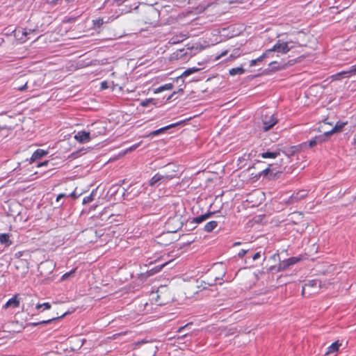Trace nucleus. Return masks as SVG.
I'll return each instance as SVG.
<instances>
[{
    "mask_svg": "<svg viewBox=\"0 0 356 356\" xmlns=\"http://www.w3.org/2000/svg\"><path fill=\"white\" fill-rule=\"evenodd\" d=\"M241 1L236 0V1H223V0H216V2L208 4L207 7L204 6H198L195 8L194 10H188L185 13H182L181 15L183 18H186L187 19L193 22L196 19L200 18V17H197V15L203 14L204 11L207 13H209L211 12H214L216 15H220L222 13L220 9V4H233V3H240Z\"/></svg>",
    "mask_w": 356,
    "mask_h": 356,
    "instance_id": "1",
    "label": "nucleus"
},
{
    "mask_svg": "<svg viewBox=\"0 0 356 356\" xmlns=\"http://www.w3.org/2000/svg\"><path fill=\"white\" fill-rule=\"evenodd\" d=\"M294 42L292 41H280L279 40L271 49L268 50H271V56L273 57L274 52L281 53V54H286L289 52L293 47H294Z\"/></svg>",
    "mask_w": 356,
    "mask_h": 356,
    "instance_id": "2",
    "label": "nucleus"
},
{
    "mask_svg": "<svg viewBox=\"0 0 356 356\" xmlns=\"http://www.w3.org/2000/svg\"><path fill=\"white\" fill-rule=\"evenodd\" d=\"M321 282L318 280H310L302 286V294L306 296L307 293L311 295L318 293V289L321 288Z\"/></svg>",
    "mask_w": 356,
    "mask_h": 356,
    "instance_id": "3",
    "label": "nucleus"
},
{
    "mask_svg": "<svg viewBox=\"0 0 356 356\" xmlns=\"http://www.w3.org/2000/svg\"><path fill=\"white\" fill-rule=\"evenodd\" d=\"M14 36L16 40L20 42H24L26 40L30 39L29 35L34 33V30L29 29V31L25 28L18 27L13 31Z\"/></svg>",
    "mask_w": 356,
    "mask_h": 356,
    "instance_id": "4",
    "label": "nucleus"
},
{
    "mask_svg": "<svg viewBox=\"0 0 356 356\" xmlns=\"http://www.w3.org/2000/svg\"><path fill=\"white\" fill-rule=\"evenodd\" d=\"M90 131L92 134V137L97 138L99 136L105 134L106 127L102 122H96L92 125Z\"/></svg>",
    "mask_w": 356,
    "mask_h": 356,
    "instance_id": "5",
    "label": "nucleus"
},
{
    "mask_svg": "<svg viewBox=\"0 0 356 356\" xmlns=\"http://www.w3.org/2000/svg\"><path fill=\"white\" fill-rule=\"evenodd\" d=\"M92 138V134L90 130L89 131H79L74 135V139L80 143H86L89 142Z\"/></svg>",
    "mask_w": 356,
    "mask_h": 356,
    "instance_id": "6",
    "label": "nucleus"
},
{
    "mask_svg": "<svg viewBox=\"0 0 356 356\" xmlns=\"http://www.w3.org/2000/svg\"><path fill=\"white\" fill-rule=\"evenodd\" d=\"M277 122V118L273 114L266 115L263 118V129L266 131L271 129Z\"/></svg>",
    "mask_w": 356,
    "mask_h": 356,
    "instance_id": "7",
    "label": "nucleus"
},
{
    "mask_svg": "<svg viewBox=\"0 0 356 356\" xmlns=\"http://www.w3.org/2000/svg\"><path fill=\"white\" fill-rule=\"evenodd\" d=\"M356 74V65L350 67L348 71H342L333 74L331 78L332 80H340L345 77H350L351 75Z\"/></svg>",
    "mask_w": 356,
    "mask_h": 356,
    "instance_id": "8",
    "label": "nucleus"
},
{
    "mask_svg": "<svg viewBox=\"0 0 356 356\" xmlns=\"http://www.w3.org/2000/svg\"><path fill=\"white\" fill-rule=\"evenodd\" d=\"M233 26H229L227 28H223L221 31H219L220 37L221 38H232L237 35V33H235L233 30Z\"/></svg>",
    "mask_w": 356,
    "mask_h": 356,
    "instance_id": "9",
    "label": "nucleus"
},
{
    "mask_svg": "<svg viewBox=\"0 0 356 356\" xmlns=\"http://www.w3.org/2000/svg\"><path fill=\"white\" fill-rule=\"evenodd\" d=\"M346 124L347 122H337L335 126L331 130L325 131V136H329L333 134L341 131Z\"/></svg>",
    "mask_w": 356,
    "mask_h": 356,
    "instance_id": "10",
    "label": "nucleus"
},
{
    "mask_svg": "<svg viewBox=\"0 0 356 356\" xmlns=\"http://www.w3.org/2000/svg\"><path fill=\"white\" fill-rule=\"evenodd\" d=\"M204 64V62H199L198 65L200 66V67H193L188 68L182 73L181 76L186 77L193 73L199 72L200 70L204 68V67L203 66Z\"/></svg>",
    "mask_w": 356,
    "mask_h": 356,
    "instance_id": "11",
    "label": "nucleus"
},
{
    "mask_svg": "<svg viewBox=\"0 0 356 356\" xmlns=\"http://www.w3.org/2000/svg\"><path fill=\"white\" fill-rule=\"evenodd\" d=\"M341 343H339L338 341L332 343L328 348L327 350L325 353V355L332 356V355H335L338 351L339 347L341 346Z\"/></svg>",
    "mask_w": 356,
    "mask_h": 356,
    "instance_id": "12",
    "label": "nucleus"
},
{
    "mask_svg": "<svg viewBox=\"0 0 356 356\" xmlns=\"http://www.w3.org/2000/svg\"><path fill=\"white\" fill-rule=\"evenodd\" d=\"M307 195V191H300L298 192L295 195H292L290 197V200L287 202V203H293L296 201H298L302 198H304Z\"/></svg>",
    "mask_w": 356,
    "mask_h": 356,
    "instance_id": "13",
    "label": "nucleus"
},
{
    "mask_svg": "<svg viewBox=\"0 0 356 356\" xmlns=\"http://www.w3.org/2000/svg\"><path fill=\"white\" fill-rule=\"evenodd\" d=\"M271 56V50H266L261 56L256 59H253L250 61V65L253 67L257 65L258 62L263 60L266 58H270Z\"/></svg>",
    "mask_w": 356,
    "mask_h": 356,
    "instance_id": "14",
    "label": "nucleus"
},
{
    "mask_svg": "<svg viewBox=\"0 0 356 356\" xmlns=\"http://www.w3.org/2000/svg\"><path fill=\"white\" fill-rule=\"evenodd\" d=\"M327 136H325V134L323 135L315 136L314 138L309 141V146L312 147L318 143L324 142L326 140Z\"/></svg>",
    "mask_w": 356,
    "mask_h": 356,
    "instance_id": "15",
    "label": "nucleus"
},
{
    "mask_svg": "<svg viewBox=\"0 0 356 356\" xmlns=\"http://www.w3.org/2000/svg\"><path fill=\"white\" fill-rule=\"evenodd\" d=\"M19 300L17 299V296H15L7 301L3 307L6 309L8 307L16 308L19 307Z\"/></svg>",
    "mask_w": 356,
    "mask_h": 356,
    "instance_id": "16",
    "label": "nucleus"
},
{
    "mask_svg": "<svg viewBox=\"0 0 356 356\" xmlns=\"http://www.w3.org/2000/svg\"><path fill=\"white\" fill-rule=\"evenodd\" d=\"M280 154L279 150L275 152L267 151L259 154V156L263 159H275Z\"/></svg>",
    "mask_w": 356,
    "mask_h": 356,
    "instance_id": "17",
    "label": "nucleus"
},
{
    "mask_svg": "<svg viewBox=\"0 0 356 356\" xmlns=\"http://www.w3.org/2000/svg\"><path fill=\"white\" fill-rule=\"evenodd\" d=\"M47 154V152L38 149L34 153L32 154L31 160L32 161H35L36 160H38L45 156Z\"/></svg>",
    "mask_w": 356,
    "mask_h": 356,
    "instance_id": "18",
    "label": "nucleus"
},
{
    "mask_svg": "<svg viewBox=\"0 0 356 356\" xmlns=\"http://www.w3.org/2000/svg\"><path fill=\"white\" fill-rule=\"evenodd\" d=\"M161 180V174L157 173L149 180V185L154 186L160 184Z\"/></svg>",
    "mask_w": 356,
    "mask_h": 356,
    "instance_id": "19",
    "label": "nucleus"
},
{
    "mask_svg": "<svg viewBox=\"0 0 356 356\" xmlns=\"http://www.w3.org/2000/svg\"><path fill=\"white\" fill-rule=\"evenodd\" d=\"M244 72H245V70L242 67L232 68L229 71V74L230 76H236L238 74H243Z\"/></svg>",
    "mask_w": 356,
    "mask_h": 356,
    "instance_id": "20",
    "label": "nucleus"
},
{
    "mask_svg": "<svg viewBox=\"0 0 356 356\" xmlns=\"http://www.w3.org/2000/svg\"><path fill=\"white\" fill-rule=\"evenodd\" d=\"M180 123H181V122H177V123L172 124H170V125H168V126H166V127H162V128H161V129H158V130H156V131H152V132L150 134V135H152V136L158 135V134H159L160 133H161V132L164 131L165 130H167V129H170V128H171V127H175L176 125L179 124Z\"/></svg>",
    "mask_w": 356,
    "mask_h": 356,
    "instance_id": "21",
    "label": "nucleus"
},
{
    "mask_svg": "<svg viewBox=\"0 0 356 356\" xmlns=\"http://www.w3.org/2000/svg\"><path fill=\"white\" fill-rule=\"evenodd\" d=\"M217 222L212 220L207 222L204 226V230L207 232H212L217 227Z\"/></svg>",
    "mask_w": 356,
    "mask_h": 356,
    "instance_id": "22",
    "label": "nucleus"
},
{
    "mask_svg": "<svg viewBox=\"0 0 356 356\" xmlns=\"http://www.w3.org/2000/svg\"><path fill=\"white\" fill-rule=\"evenodd\" d=\"M9 238L10 237L8 234H0V242L2 244H5L6 246L11 245V241Z\"/></svg>",
    "mask_w": 356,
    "mask_h": 356,
    "instance_id": "23",
    "label": "nucleus"
},
{
    "mask_svg": "<svg viewBox=\"0 0 356 356\" xmlns=\"http://www.w3.org/2000/svg\"><path fill=\"white\" fill-rule=\"evenodd\" d=\"M211 215H212V213H207L199 216L195 218L193 221L196 223H200V222L206 220L209 218H210Z\"/></svg>",
    "mask_w": 356,
    "mask_h": 356,
    "instance_id": "24",
    "label": "nucleus"
},
{
    "mask_svg": "<svg viewBox=\"0 0 356 356\" xmlns=\"http://www.w3.org/2000/svg\"><path fill=\"white\" fill-rule=\"evenodd\" d=\"M273 69L282 70L285 68L286 65L284 63H278L277 61H273L269 64Z\"/></svg>",
    "mask_w": 356,
    "mask_h": 356,
    "instance_id": "25",
    "label": "nucleus"
},
{
    "mask_svg": "<svg viewBox=\"0 0 356 356\" xmlns=\"http://www.w3.org/2000/svg\"><path fill=\"white\" fill-rule=\"evenodd\" d=\"M162 180L160 181V184H165L167 183L170 179H173L175 177V175L174 174H165L161 175Z\"/></svg>",
    "mask_w": 356,
    "mask_h": 356,
    "instance_id": "26",
    "label": "nucleus"
},
{
    "mask_svg": "<svg viewBox=\"0 0 356 356\" xmlns=\"http://www.w3.org/2000/svg\"><path fill=\"white\" fill-rule=\"evenodd\" d=\"M173 88V85L172 83H166L163 86H160L159 88H157L156 92H162L164 90H170Z\"/></svg>",
    "mask_w": 356,
    "mask_h": 356,
    "instance_id": "27",
    "label": "nucleus"
},
{
    "mask_svg": "<svg viewBox=\"0 0 356 356\" xmlns=\"http://www.w3.org/2000/svg\"><path fill=\"white\" fill-rule=\"evenodd\" d=\"M95 194V191H92L90 195L85 197L83 200V204H88L92 202L95 199L94 195Z\"/></svg>",
    "mask_w": 356,
    "mask_h": 356,
    "instance_id": "28",
    "label": "nucleus"
},
{
    "mask_svg": "<svg viewBox=\"0 0 356 356\" xmlns=\"http://www.w3.org/2000/svg\"><path fill=\"white\" fill-rule=\"evenodd\" d=\"M35 307L38 310L40 309H42L43 310H49L51 309V305L49 302H44L42 304H38Z\"/></svg>",
    "mask_w": 356,
    "mask_h": 356,
    "instance_id": "29",
    "label": "nucleus"
},
{
    "mask_svg": "<svg viewBox=\"0 0 356 356\" xmlns=\"http://www.w3.org/2000/svg\"><path fill=\"white\" fill-rule=\"evenodd\" d=\"M289 263L288 262V259L286 260H284V261H282V262L280 263L279 264V266H278V268L279 270H285L286 268H288L289 266Z\"/></svg>",
    "mask_w": 356,
    "mask_h": 356,
    "instance_id": "30",
    "label": "nucleus"
},
{
    "mask_svg": "<svg viewBox=\"0 0 356 356\" xmlns=\"http://www.w3.org/2000/svg\"><path fill=\"white\" fill-rule=\"evenodd\" d=\"M222 39H220V40L216 39V40H215L213 42H212L211 43L208 42L207 44H205V45H204V46H202L200 49H205V48H207V47H209V46H211V45H214V44H217V43H218V42H221V41H222Z\"/></svg>",
    "mask_w": 356,
    "mask_h": 356,
    "instance_id": "31",
    "label": "nucleus"
},
{
    "mask_svg": "<svg viewBox=\"0 0 356 356\" xmlns=\"http://www.w3.org/2000/svg\"><path fill=\"white\" fill-rule=\"evenodd\" d=\"M153 101L152 99H147L140 102V105L143 107L147 106L152 102Z\"/></svg>",
    "mask_w": 356,
    "mask_h": 356,
    "instance_id": "32",
    "label": "nucleus"
},
{
    "mask_svg": "<svg viewBox=\"0 0 356 356\" xmlns=\"http://www.w3.org/2000/svg\"><path fill=\"white\" fill-rule=\"evenodd\" d=\"M74 270H72L70 272L65 273L62 276L61 280H67L74 273Z\"/></svg>",
    "mask_w": 356,
    "mask_h": 356,
    "instance_id": "33",
    "label": "nucleus"
},
{
    "mask_svg": "<svg viewBox=\"0 0 356 356\" xmlns=\"http://www.w3.org/2000/svg\"><path fill=\"white\" fill-rule=\"evenodd\" d=\"M298 261L299 259L297 257H291L288 259V262L289 263L290 266L296 264Z\"/></svg>",
    "mask_w": 356,
    "mask_h": 356,
    "instance_id": "34",
    "label": "nucleus"
},
{
    "mask_svg": "<svg viewBox=\"0 0 356 356\" xmlns=\"http://www.w3.org/2000/svg\"><path fill=\"white\" fill-rule=\"evenodd\" d=\"M27 83H28V81H26L24 85L20 86H16L15 88L20 91L24 90L27 88Z\"/></svg>",
    "mask_w": 356,
    "mask_h": 356,
    "instance_id": "35",
    "label": "nucleus"
},
{
    "mask_svg": "<svg viewBox=\"0 0 356 356\" xmlns=\"http://www.w3.org/2000/svg\"><path fill=\"white\" fill-rule=\"evenodd\" d=\"M272 166V165H270L268 168H266L265 170H264L261 175H263L264 176H266L268 175V174L272 170L270 167Z\"/></svg>",
    "mask_w": 356,
    "mask_h": 356,
    "instance_id": "36",
    "label": "nucleus"
},
{
    "mask_svg": "<svg viewBox=\"0 0 356 356\" xmlns=\"http://www.w3.org/2000/svg\"><path fill=\"white\" fill-rule=\"evenodd\" d=\"M248 250H241L239 251L238 255L239 257L242 258L243 257H244L245 255V254L248 252Z\"/></svg>",
    "mask_w": 356,
    "mask_h": 356,
    "instance_id": "37",
    "label": "nucleus"
},
{
    "mask_svg": "<svg viewBox=\"0 0 356 356\" xmlns=\"http://www.w3.org/2000/svg\"><path fill=\"white\" fill-rule=\"evenodd\" d=\"M227 52H228L227 50L222 51L220 55H218V56L216 57V60H218L222 56H225V55H227Z\"/></svg>",
    "mask_w": 356,
    "mask_h": 356,
    "instance_id": "38",
    "label": "nucleus"
},
{
    "mask_svg": "<svg viewBox=\"0 0 356 356\" xmlns=\"http://www.w3.org/2000/svg\"><path fill=\"white\" fill-rule=\"evenodd\" d=\"M108 88V83L106 81L102 82V83H101V88L102 89H106Z\"/></svg>",
    "mask_w": 356,
    "mask_h": 356,
    "instance_id": "39",
    "label": "nucleus"
},
{
    "mask_svg": "<svg viewBox=\"0 0 356 356\" xmlns=\"http://www.w3.org/2000/svg\"><path fill=\"white\" fill-rule=\"evenodd\" d=\"M54 319V318H53V319H49V320H47V321H42V322L35 323L34 325H39V324H46V323H50L51 321H53Z\"/></svg>",
    "mask_w": 356,
    "mask_h": 356,
    "instance_id": "40",
    "label": "nucleus"
},
{
    "mask_svg": "<svg viewBox=\"0 0 356 356\" xmlns=\"http://www.w3.org/2000/svg\"><path fill=\"white\" fill-rule=\"evenodd\" d=\"M66 196H67V195H66L65 194H64V193H60V194H59V195L57 196V197H56V202H59V200H60V198L65 197H66Z\"/></svg>",
    "mask_w": 356,
    "mask_h": 356,
    "instance_id": "41",
    "label": "nucleus"
},
{
    "mask_svg": "<svg viewBox=\"0 0 356 356\" xmlns=\"http://www.w3.org/2000/svg\"><path fill=\"white\" fill-rule=\"evenodd\" d=\"M260 256H261L260 252H257L254 254L252 259H253V260H257L260 257Z\"/></svg>",
    "mask_w": 356,
    "mask_h": 356,
    "instance_id": "42",
    "label": "nucleus"
},
{
    "mask_svg": "<svg viewBox=\"0 0 356 356\" xmlns=\"http://www.w3.org/2000/svg\"><path fill=\"white\" fill-rule=\"evenodd\" d=\"M138 145H139V144L134 145L133 146H131V147H129V151L134 150L135 149H136V148L138 147Z\"/></svg>",
    "mask_w": 356,
    "mask_h": 356,
    "instance_id": "43",
    "label": "nucleus"
},
{
    "mask_svg": "<svg viewBox=\"0 0 356 356\" xmlns=\"http://www.w3.org/2000/svg\"><path fill=\"white\" fill-rule=\"evenodd\" d=\"M106 213H107V211H106V210H105L104 212H102V213H101V218H102V220H104V219H105V218H104V215Z\"/></svg>",
    "mask_w": 356,
    "mask_h": 356,
    "instance_id": "44",
    "label": "nucleus"
},
{
    "mask_svg": "<svg viewBox=\"0 0 356 356\" xmlns=\"http://www.w3.org/2000/svg\"><path fill=\"white\" fill-rule=\"evenodd\" d=\"M47 163H48V161H44L43 163H41L38 164V166L40 167V166H42V165H45L47 164Z\"/></svg>",
    "mask_w": 356,
    "mask_h": 356,
    "instance_id": "45",
    "label": "nucleus"
},
{
    "mask_svg": "<svg viewBox=\"0 0 356 356\" xmlns=\"http://www.w3.org/2000/svg\"><path fill=\"white\" fill-rule=\"evenodd\" d=\"M70 195L73 198H76L77 197L75 192H72Z\"/></svg>",
    "mask_w": 356,
    "mask_h": 356,
    "instance_id": "46",
    "label": "nucleus"
},
{
    "mask_svg": "<svg viewBox=\"0 0 356 356\" xmlns=\"http://www.w3.org/2000/svg\"><path fill=\"white\" fill-rule=\"evenodd\" d=\"M186 326H187V325H186ZM184 328H185V326L179 327V330H178V332H181V330H184Z\"/></svg>",
    "mask_w": 356,
    "mask_h": 356,
    "instance_id": "47",
    "label": "nucleus"
},
{
    "mask_svg": "<svg viewBox=\"0 0 356 356\" xmlns=\"http://www.w3.org/2000/svg\"><path fill=\"white\" fill-rule=\"evenodd\" d=\"M239 244H240L239 242H236V243H234V245H239Z\"/></svg>",
    "mask_w": 356,
    "mask_h": 356,
    "instance_id": "48",
    "label": "nucleus"
},
{
    "mask_svg": "<svg viewBox=\"0 0 356 356\" xmlns=\"http://www.w3.org/2000/svg\"><path fill=\"white\" fill-rule=\"evenodd\" d=\"M96 22L99 23L100 22V19L97 20Z\"/></svg>",
    "mask_w": 356,
    "mask_h": 356,
    "instance_id": "49",
    "label": "nucleus"
}]
</instances>
